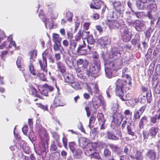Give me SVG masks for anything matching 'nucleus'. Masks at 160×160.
Masks as SVG:
<instances>
[{"mask_svg":"<svg viewBox=\"0 0 160 160\" xmlns=\"http://www.w3.org/2000/svg\"><path fill=\"white\" fill-rule=\"evenodd\" d=\"M131 78L129 77L122 78L118 79L116 82V89L115 90L116 94L122 101H125L124 98L127 90L129 89V86L131 85Z\"/></svg>","mask_w":160,"mask_h":160,"instance_id":"obj_1","label":"nucleus"},{"mask_svg":"<svg viewBox=\"0 0 160 160\" xmlns=\"http://www.w3.org/2000/svg\"><path fill=\"white\" fill-rule=\"evenodd\" d=\"M101 69L100 62L99 60H94L93 62L91 64L89 67V69L86 70V74L90 76L93 77V75L98 73Z\"/></svg>","mask_w":160,"mask_h":160,"instance_id":"obj_2","label":"nucleus"},{"mask_svg":"<svg viewBox=\"0 0 160 160\" xmlns=\"http://www.w3.org/2000/svg\"><path fill=\"white\" fill-rule=\"evenodd\" d=\"M48 55V59L50 62L52 63L54 62V60L52 58L51 55L47 52L46 51H44L42 53V59L39 60V63L42 70L45 72L47 74V63L46 57Z\"/></svg>","mask_w":160,"mask_h":160,"instance_id":"obj_3","label":"nucleus"},{"mask_svg":"<svg viewBox=\"0 0 160 160\" xmlns=\"http://www.w3.org/2000/svg\"><path fill=\"white\" fill-rule=\"evenodd\" d=\"M120 31L123 41L125 42L129 41L131 38V34L125 25H122Z\"/></svg>","mask_w":160,"mask_h":160,"instance_id":"obj_4","label":"nucleus"},{"mask_svg":"<svg viewBox=\"0 0 160 160\" xmlns=\"http://www.w3.org/2000/svg\"><path fill=\"white\" fill-rule=\"evenodd\" d=\"M113 9L116 12L117 16L122 17L124 7L120 1H114L112 3Z\"/></svg>","mask_w":160,"mask_h":160,"instance_id":"obj_5","label":"nucleus"},{"mask_svg":"<svg viewBox=\"0 0 160 160\" xmlns=\"http://www.w3.org/2000/svg\"><path fill=\"white\" fill-rule=\"evenodd\" d=\"M108 64L110 68L115 70L120 69L123 65L122 60L119 58L111 61H108Z\"/></svg>","mask_w":160,"mask_h":160,"instance_id":"obj_6","label":"nucleus"},{"mask_svg":"<svg viewBox=\"0 0 160 160\" xmlns=\"http://www.w3.org/2000/svg\"><path fill=\"white\" fill-rule=\"evenodd\" d=\"M108 20V22H107L110 28L112 29H117L120 26H121V28L122 25L124 24L122 20L119 21L112 20Z\"/></svg>","mask_w":160,"mask_h":160,"instance_id":"obj_7","label":"nucleus"},{"mask_svg":"<svg viewBox=\"0 0 160 160\" xmlns=\"http://www.w3.org/2000/svg\"><path fill=\"white\" fill-rule=\"evenodd\" d=\"M38 134L42 142H45L48 145V141L49 140L46 130L44 128H41L38 132Z\"/></svg>","mask_w":160,"mask_h":160,"instance_id":"obj_8","label":"nucleus"},{"mask_svg":"<svg viewBox=\"0 0 160 160\" xmlns=\"http://www.w3.org/2000/svg\"><path fill=\"white\" fill-rule=\"evenodd\" d=\"M158 131V129L157 128L152 127L149 129L148 132L146 131H143V135L145 139H147L149 136L151 137L155 136Z\"/></svg>","mask_w":160,"mask_h":160,"instance_id":"obj_9","label":"nucleus"},{"mask_svg":"<svg viewBox=\"0 0 160 160\" xmlns=\"http://www.w3.org/2000/svg\"><path fill=\"white\" fill-rule=\"evenodd\" d=\"M101 103V100L98 98H92V102H89L90 107L92 111L98 108Z\"/></svg>","mask_w":160,"mask_h":160,"instance_id":"obj_10","label":"nucleus"},{"mask_svg":"<svg viewBox=\"0 0 160 160\" xmlns=\"http://www.w3.org/2000/svg\"><path fill=\"white\" fill-rule=\"evenodd\" d=\"M102 58L104 61V69L106 76L108 78H111L112 77H114L115 75L113 73L110 67H108V61L107 59H105L104 57H102Z\"/></svg>","mask_w":160,"mask_h":160,"instance_id":"obj_11","label":"nucleus"},{"mask_svg":"<svg viewBox=\"0 0 160 160\" xmlns=\"http://www.w3.org/2000/svg\"><path fill=\"white\" fill-rule=\"evenodd\" d=\"M135 25L136 29L138 32L143 31L146 28V26L143 22L136 20Z\"/></svg>","mask_w":160,"mask_h":160,"instance_id":"obj_12","label":"nucleus"},{"mask_svg":"<svg viewBox=\"0 0 160 160\" xmlns=\"http://www.w3.org/2000/svg\"><path fill=\"white\" fill-rule=\"evenodd\" d=\"M77 63L78 66L80 68H82L86 71V68L87 67L88 62L86 59L82 60V59H79L77 61Z\"/></svg>","mask_w":160,"mask_h":160,"instance_id":"obj_13","label":"nucleus"},{"mask_svg":"<svg viewBox=\"0 0 160 160\" xmlns=\"http://www.w3.org/2000/svg\"><path fill=\"white\" fill-rule=\"evenodd\" d=\"M64 81L70 85L75 80L73 76L70 74L65 73L63 75Z\"/></svg>","mask_w":160,"mask_h":160,"instance_id":"obj_14","label":"nucleus"},{"mask_svg":"<svg viewBox=\"0 0 160 160\" xmlns=\"http://www.w3.org/2000/svg\"><path fill=\"white\" fill-rule=\"evenodd\" d=\"M136 37L137 38L132 39L131 42L132 44L134 46V47H137L138 49H139L141 46V44L140 42V36L138 34H137L136 35Z\"/></svg>","mask_w":160,"mask_h":160,"instance_id":"obj_15","label":"nucleus"},{"mask_svg":"<svg viewBox=\"0 0 160 160\" xmlns=\"http://www.w3.org/2000/svg\"><path fill=\"white\" fill-rule=\"evenodd\" d=\"M87 39L88 43V48L89 50H91L93 47L95 42L94 39L92 35H89Z\"/></svg>","mask_w":160,"mask_h":160,"instance_id":"obj_16","label":"nucleus"},{"mask_svg":"<svg viewBox=\"0 0 160 160\" xmlns=\"http://www.w3.org/2000/svg\"><path fill=\"white\" fill-rule=\"evenodd\" d=\"M146 156L151 160H155L156 157V152L153 150L149 149L148 150Z\"/></svg>","mask_w":160,"mask_h":160,"instance_id":"obj_17","label":"nucleus"},{"mask_svg":"<svg viewBox=\"0 0 160 160\" xmlns=\"http://www.w3.org/2000/svg\"><path fill=\"white\" fill-rule=\"evenodd\" d=\"M98 42L101 46H105L110 44L109 41L106 37H101L98 40Z\"/></svg>","mask_w":160,"mask_h":160,"instance_id":"obj_18","label":"nucleus"},{"mask_svg":"<svg viewBox=\"0 0 160 160\" xmlns=\"http://www.w3.org/2000/svg\"><path fill=\"white\" fill-rule=\"evenodd\" d=\"M127 129L128 133L132 136H134L135 130L134 126L131 123H128L127 124Z\"/></svg>","mask_w":160,"mask_h":160,"instance_id":"obj_19","label":"nucleus"},{"mask_svg":"<svg viewBox=\"0 0 160 160\" xmlns=\"http://www.w3.org/2000/svg\"><path fill=\"white\" fill-rule=\"evenodd\" d=\"M53 104L55 107L62 106L64 105L63 103L62 100L60 97L56 98L53 102Z\"/></svg>","mask_w":160,"mask_h":160,"instance_id":"obj_20","label":"nucleus"},{"mask_svg":"<svg viewBox=\"0 0 160 160\" xmlns=\"http://www.w3.org/2000/svg\"><path fill=\"white\" fill-rule=\"evenodd\" d=\"M56 64L58 70L62 73H64L66 72V67L64 64L61 62H57Z\"/></svg>","mask_w":160,"mask_h":160,"instance_id":"obj_21","label":"nucleus"},{"mask_svg":"<svg viewBox=\"0 0 160 160\" xmlns=\"http://www.w3.org/2000/svg\"><path fill=\"white\" fill-rule=\"evenodd\" d=\"M85 148H86V150L85 152V153L87 155H90V153L94 151V148L93 147L92 144L91 143H88L87 146Z\"/></svg>","mask_w":160,"mask_h":160,"instance_id":"obj_22","label":"nucleus"},{"mask_svg":"<svg viewBox=\"0 0 160 160\" xmlns=\"http://www.w3.org/2000/svg\"><path fill=\"white\" fill-rule=\"evenodd\" d=\"M79 145L82 148H84L88 145V144L87 142V139L85 138H82L79 140Z\"/></svg>","mask_w":160,"mask_h":160,"instance_id":"obj_23","label":"nucleus"},{"mask_svg":"<svg viewBox=\"0 0 160 160\" xmlns=\"http://www.w3.org/2000/svg\"><path fill=\"white\" fill-rule=\"evenodd\" d=\"M83 44L82 45H80L78 48L77 50L78 53L81 55H85L86 53V51L85 49H82L85 48V44L84 41H83Z\"/></svg>","mask_w":160,"mask_h":160,"instance_id":"obj_24","label":"nucleus"},{"mask_svg":"<svg viewBox=\"0 0 160 160\" xmlns=\"http://www.w3.org/2000/svg\"><path fill=\"white\" fill-rule=\"evenodd\" d=\"M107 137L108 139L110 140H117L119 139V138L111 131H108L107 132Z\"/></svg>","mask_w":160,"mask_h":160,"instance_id":"obj_25","label":"nucleus"},{"mask_svg":"<svg viewBox=\"0 0 160 160\" xmlns=\"http://www.w3.org/2000/svg\"><path fill=\"white\" fill-rule=\"evenodd\" d=\"M73 88L76 90H80L82 89L81 85L78 82H75V80L73 82H72L70 85Z\"/></svg>","mask_w":160,"mask_h":160,"instance_id":"obj_26","label":"nucleus"},{"mask_svg":"<svg viewBox=\"0 0 160 160\" xmlns=\"http://www.w3.org/2000/svg\"><path fill=\"white\" fill-rule=\"evenodd\" d=\"M53 41L54 43H61L62 38L59 37V35L56 33H53L52 35Z\"/></svg>","mask_w":160,"mask_h":160,"instance_id":"obj_27","label":"nucleus"},{"mask_svg":"<svg viewBox=\"0 0 160 160\" xmlns=\"http://www.w3.org/2000/svg\"><path fill=\"white\" fill-rule=\"evenodd\" d=\"M72 153L75 158L79 159L81 157V154L82 152L81 150L80 149H75V150L72 152Z\"/></svg>","mask_w":160,"mask_h":160,"instance_id":"obj_28","label":"nucleus"},{"mask_svg":"<svg viewBox=\"0 0 160 160\" xmlns=\"http://www.w3.org/2000/svg\"><path fill=\"white\" fill-rule=\"evenodd\" d=\"M142 114L137 109H135L134 111V116L133 119L135 120L138 119L142 115Z\"/></svg>","mask_w":160,"mask_h":160,"instance_id":"obj_29","label":"nucleus"},{"mask_svg":"<svg viewBox=\"0 0 160 160\" xmlns=\"http://www.w3.org/2000/svg\"><path fill=\"white\" fill-rule=\"evenodd\" d=\"M37 51L34 50L31 52V58H30V62H32L35 61V59L37 56Z\"/></svg>","mask_w":160,"mask_h":160,"instance_id":"obj_30","label":"nucleus"},{"mask_svg":"<svg viewBox=\"0 0 160 160\" xmlns=\"http://www.w3.org/2000/svg\"><path fill=\"white\" fill-rule=\"evenodd\" d=\"M92 85H93V84L87 83L84 84V86L86 88L91 95L92 94V92L91 88H93V86Z\"/></svg>","mask_w":160,"mask_h":160,"instance_id":"obj_31","label":"nucleus"},{"mask_svg":"<svg viewBox=\"0 0 160 160\" xmlns=\"http://www.w3.org/2000/svg\"><path fill=\"white\" fill-rule=\"evenodd\" d=\"M29 71L34 76L37 75V74L35 72V69L34 68L32 62H30L29 65Z\"/></svg>","mask_w":160,"mask_h":160,"instance_id":"obj_32","label":"nucleus"},{"mask_svg":"<svg viewBox=\"0 0 160 160\" xmlns=\"http://www.w3.org/2000/svg\"><path fill=\"white\" fill-rule=\"evenodd\" d=\"M57 149L58 148L56 146V145L55 144V141H53V142L51 143L50 147V150L51 152H55V154L56 155V152H56Z\"/></svg>","mask_w":160,"mask_h":160,"instance_id":"obj_33","label":"nucleus"},{"mask_svg":"<svg viewBox=\"0 0 160 160\" xmlns=\"http://www.w3.org/2000/svg\"><path fill=\"white\" fill-rule=\"evenodd\" d=\"M73 16V14L70 11H68L66 13L65 17L67 21L71 22L72 20V18Z\"/></svg>","mask_w":160,"mask_h":160,"instance_id":"obj_34","label":"nucleus"},{"mask_svg":"<svg viewBox=\"0 0 160 160\" xmlns=\"http://www.w3.org/2000/svg\"><path fill=\"white\" fill-rule=\"evenodd\" d=\"M23 60L21 57H18L16 62V63L18 68H22L23 66Z\"/></svg>","mask_w":160,"mask_h":160,"instance_id":"obj_35","label":"nucleus"},{"mask_svg":"<svg viewBox=\"0 0 160 160\" xmlns=\"http://www.w3.org/2000/svg\"><path fill=\"white\" fill-rule=\"evenodd\" d=\"M108 146L114 152H117L120 150V148L119 147L113 144H108Z\"/></svg>","mask_w":160,"mask_h":160,"instance_id":"obj_36","label":"nucleus"},{"mask_svg":"<svg viewBox=\"0 0 160 160\" xmlns=\"http://www.w3.org/2000/svg\"><path fill=\"white\" fill-rule=\"evenodd\" d=\"M147 120V118L145 116L141 118L139 123V125L140 128H143V123L146 122Z\"/></svg>","mask_w":160,"mask_h":160,"instance_id":"obj_37","label":"nucleus"},{"mask_svg":"<svg viewBox=\"0 0 160 160\" xmlns=\"http://www.w3.org/2000/svg\"><path fill=\"white\" fill-rule=\"evenodd\" d=\"M135 157L137 160H142L143 158L142 153L139 151H137Z\"/></svg>","mask_w":160,"mask_h":160,"instance_id":"obj_38","label":"nucleus"},{"mask_svg":"<svg viewBox=\"0 0 160 160\" xmlns=\"http://www.w3.org/2000/svg\"><path fill=\"white\" fill-rule=\"evenodd\" d=\"M113 92V89L111 86H110L108 89L106 91V93L108 98H110Z\"/></svg>","mask_w":160,"mask_h":160,"instance_id":"obj_39","label":"nucleus"},{"mask_svg":"<svg viewBox=\"0 0 160 160\" xmlns=\"http://www.w3.org/2000/svg\"><path fill=\"white\" fill-rule=\"evenodd\" d=\"M52 137L56 142L59 140V136L55 131H52L51 132Z\"/></svg>","mask_w":160,"mask_h":160,"instance_id":"obj_40","label":"nucleus"},{"mask_svg":"<svg viewBox=\"0 0 160 160\" xmlns=\"http://www.w3.org/2000/svg\"><path fill=\"white\" fill-rule=\"evenodd\" d=\"M97 117L99 121V123L105 122L103 115L101 113H98Z\"/></svg>","mask_w":160,"mask_h":160,"instance_id":"obj_41","label":"nucleus"},{"mask_svg":"<svg viewBox=\"0 0 160 160\" xmlns=\"http://www.w3.org/2000/svg\"><path fill=\"white\" fill-rule=\"evenodd\" d=\"M122 116L121 115H120L119 116H118L117 118H115V117H113V120L112 122H114V123L115 124H119L120 123H121V122L122 120V118L121 120H120V118H121Z\"/></svg>","mask_w":160,"mask_h":160,"instance_id":"obj_42","label":"nucleus"},{"mask_svg":"<svg viewBox=\"0 0 160 160\" xmlns=\"http://www.w3.org/2000/svg\"><path fill=\"white\" fill-rule=\"evenodd\" d=\"M111 152L108 149L105 148L104 149L103 152V155L105 157H108L111 156Z\"/></svg>","mask_w":160,"mask_h":160,"instance_id":"obj_43","label":"nucleus"},{"mask_svg":"<svg viewBox=\"0 0 160 160\" xmlns=\"http://www.w3.org/2000/svg\"><path fill=\"white\" fill-rule=\"evenodd\" d=\"M81 34L82 36V38L83 39H87L88 36L90 35H89V32H86L84 31H83L82 32H81Z\"/></svg>","mask_w":160,"mask_h":160,"instance_id":"obj_44","label":"nucleus"},{"mask_svg":"<svg viewBox=\"0 0 160 160\" xmlns=\"http://www.w3.org/2000/svg\"><path fill=\"white\" fill-rule=\"evenodd\" d=\"M81 30H79L78 32L77 33V34L76 35V36L74 37V39L75 41H79L82 38L81 36Z\"/></svg>","mask_w":160,"mask_h":160,"instance_id":"obj_45","label":"nucleus"},{"mask_svg":"<svg viewBox=\"0 0 160 160\" xmlns=\"http://www.w3.org/2000/svg\"><path fill=\"white\" fill-rule=\"evenodd\" d=\"M61 43H55L53 45V49L55 51H59L61 46Z\"/></svg>","mask_w":160,"mask_h":160,"instance_id":"obj_46","label":"nucleus"},{"mask_svg":"<svg viewBox=\"0 0 160 160\" xmlns=\"http://www.w3.org/2000/svg\"><path fill=\"white\" fill-rule=\"evenodd\" d=\"M144 3L139 1L137 2L136 4L137 8L139 9H143L144 8Z\"/></svg>","mask_w":160,"mask_h":160,"instance_id":"obj_47","label":"nucleus"},{"mask_svg":"<svg viewBox=\"0 0 160 160\" xmlns=\"http://www.w3.org/2000/svg\"><path fill=\"white\" fill-rule=\"evenodd\" d=\"M70 42V45L72 47V48H73L75 49L76 47L77 42L78 41H75V39H72L69 41Z\"/></svg>","mask_w":160,"mask_h":160,"instance_id":"obj_48","label":"nucleus"},{"mask_svg":"<svg viewBox=\"0 0 160 160\" xmlns=\"http://www.w3.org/2000/svg\"><path fill=\"white\" fill-rule=\"evenodd\" d=\"M128 68H125L122 70V77L123 78H126L127 76L129 77L130 78H131V77L128 75L126 73V72H127V71Z\"/></svg>","mask_w":160,"mask_h":160,"instance_id":"obj_49","label":"nucleus"},{"mask_svg":"<svg viewBox=\"0 0 160 160\" xmlns=\"http://www.w3.org/2000/svg\"><path fill=\"white\" fill-rule=\"evenodd\" d=\"M90 154L92 158H94L96 159H99L100 158V156L99 155L98 153L96 152L93 153L91 152Z\"/></svg>","mask_w":160,"mask_h":160,"instance_id":"obj_50","label":"nucleus"},{"mask_svg":"<svg viewBox=\"0 0 160 160\" xmlns=\"http://www.w3.org/2000/svg\"><path fill=\"white\" fill-rule=\"evenodd\" d=\"M92 86H93V92L95 93H98L99 92V89L97 84L96 83H94L93 85H92Z\"/></svg>","mask_w":160,"mask_h":160,"instance_id":"obj_51","label":"nucleus"},{"mask_svg":"<svg viewBox=\"0 0 160 160\" xmlns=\"http://www.w3.org/2000/svg\"><path fill=\"white\" fill-rule=\"evenodd\" d=\"M44 89H45L48 91L52 92L53 90V88L52 87L48 85V84H45L43 85Z\"/></svg>","mask_w":160,"mask_h":160,"instance_id":"obj_52","label":"nucleus"},{"mask_svg":"<svg viewBox=\"0 0 160 160\" xmlns=\"http://www.w3.org/2000/svg\"><path fill=\"white\" fill-rule=\"evenodd\" d=\"M119 52L118 51H114L110 53L109 57L111 58H113L114 57L117 56L118 54H119Z\"/></svg>","mask_w":160,"mask_h":160,"instance_id":"obj_53","label":"nucleus"},{"mask_svg":"<svg viewBox=\"0 0 160 160\" xmlns=\"http://www.w3.org/2000/svg\"><path fill=\"white\" fill-rule=\"evenodd\" d=\"M146 97V100H147V102L148 103H150L151 101L152 96L151 94L150 93H147L145 96Z\"/></svg>","mask_w":160,"mask_h":160,"instance_id":"obj_54","label":"nucleus"},{"mask_svg":"<svg viewBox=\"0 0 160 160\" xmlns=\"http://www.w3.org/2000/svg\"><path fill=\"white\" fill-rule=\"evenodd\" d=\"M92 56L93 59H98L99 57L98 53L96 51H93L92 53Z\"/></svg>","mask_w":160,"mask_h":160,"instance_id":"obj_55","label":"nucleus"},{"mask_svg":"<svg viewBox=\"0 0 160 160\" xmlns=\"http://www.w3.org/2000/svg\"><path fill=\"white\" fill-rule=\"evenodd\" d=\"M152 30L150 27L148 28L146 30V32H144L147 37H150L151 33L152 32Z\"/></svg>","mask_w":160,"mask_h":160,"instance_id":"obj_56","label":"nucleus"},{"mask_svg":"<svg viewBox=\"0 0 160 160\" xmlns=\"http://www.w3.org/2000/svg\"><path fill=\"white\" fill-rule=\"evenodd\" d=\"M158 109L157 111V115H158V119L159 120L160 119V100H159L158 102Z\"/></svg>","mask_w":160,"mask_h":160,"instance_id":"obj_57","label":"nucleus"},{"mask_svg":"<svg viewBox=\"0 0 160 160\" xmlns=\"http://www.w3.org/2000/svg\"><path fill=\"white\" fill-rule=\"evenodd\" d=\"M37 75H38L41 78V80L43 81H46V78L45 75L43 73H39L38 74H37Z\"/></svg>","mask_w":160,"mask_h":160,"instance_id":"obj_58","label":"nucleus"},{"mask_svg":"<svg viewBox=\"0 0 160 160\" xmlns=\"http://www.w3.org/2000/svg\"><path fill=\"white\" fill-rule=\"evenodd\" d=\"M7 45H8V43L9 44V45L8 46V48H10L12 45L15 48L16 47V44L15 42L13 41H11L10 42H6Z\"/></svg>","mask_w":160,"mask_h":160,"instance_id":"obj_59","label":"nucleus"},{"mask_svg":"<svg viewBox=\"0 0 160 160\" xmlns=\"http://www.w3.org/2000/svg\"><path fill=\"white\" fill-rule=\"evenodd\" d=\"M158 115H157V114L155 115V116L152 117L151 118V122L152 123H155L156 122V120L157 118H158Z\"/></svg>","mask_w":160,"mask_h":160,"instance_id":"obj_60","label":"nucleus"},{"mask_svg":"<svg viewBox=\"0 0 160 160\" xmlns=\"http://www.w3.org/2000/svg\"><path fill=\"white\" fill-rule=\"evenodd\" d=\"M139 100L141 103H144L146 102V97L144 95H142Z\"/></svg>","mask_w":160,"mask_h":160,"instance_id":"obj_61","label":"nucleus"},{"mask_svg":"<svg viewBox=\"0 0 160 160\" xmlns=\"http://www.w3.org/2000/svg\"><path fill=\"white\" fill-rule=\"evenodd\" d=\"M65 61L68 66H70L72 63V60L70 59V58L69 57H68L66 59Z\"/></svg>","mask_w":160,"mask_h":160,"instance_id":"obj_62","label":"nucleus"},{"mask_svg":"<svg viewBox=\"0 0 160 160\" xmlns=\"http://www.w3.org/2000/svg\"><path fill=\"white\" fill-rule=\"evenodd\" d=\"M155 71L158 75H160V64L156 66Z\"/></svg>","mask_w":160,"mask_h":160,"instance_id":"obj_63","label":"nucleus"},{"mask_svg":"<svg viewBox=\"0 0 160 160\" xmlns=\"http://www.w3.org/2000/svg\"><path fill=\"white\" fill-rule=\"evenodd\" d=\"M28 127L27 125H24L22 128V131L23 133L26 134L28 132Z\"/></svg>","mask_w":160,"mask_h":160,"instance_id":"obj_64","label":"nucleus"}]
</instances>
